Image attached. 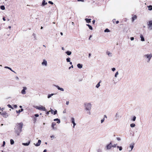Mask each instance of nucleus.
Instances as JSON below:
<instances>
[{"instance_id":"nucleus-1","label":"nucleus","mask_w":152,"mask_h":152,"mask_svg":"<svg viewBox=\"0 0 152 152\" xmlns=\"http://www.w3.org/2000/svg\"><path fill=\"white\" fill-rule=\"evenodd\" d=\"M23 126V123H20L16 126L15 128V132L18 135H19L20 133L21 132Z\"/></svg>"},{"instance_id":"nucleus-2","label":"nucleus","mask_w":152,"mask_h":152,"mask_svg":"<svg viewBox=\"0 0 152 152\" xmlns=\"http://www.w3.org/2000/svg\"><path fill=\"white\" fill-rule=\"evenodd\" d=\"M84 109L86 111H90L91 109L92 105L90 103H85L84 104Z\"/></svg>"},{"instance_id":"nucleus-3","label":"nucleus","mask_w":152,"mask_h":152,"mask_svg":"<svg viewBox=\"0 0 152 152\" xmlns=\"http://www.w3.org/2000/svg\"><path fill=\"white\" fill-rule=\"evenodd\" d=\"M152 57V54L151 53L150 54H145L143 56L144 58L146 60L147 62L148 63L150 61Z\"/></svg>"},{"instance_id":"nucleus-4","label":"nucleus","mask_w":152,"mask_h":152,"mask_svg":"<svg viewBox=\"0 0 152 152\" xmlns=\"http://www.w3.org/2000/svg\"><path fill=\"white\" fill-rule=\"evenodd\" d=\"M34 107L36 109L39 110H42L45 111H47V110L45 109V107H43V106L42 105H40L39 106H34Z\"/></svg>"},{"instance_id":"nucleus-5","label":"nucleus","mask_w":152,"mask_h":152,"mask_svg":"<svg viewBox=\"0 0 152 152\" xmlns=\"http://www.w3.org/2000/svg\"><path fill=\"white\" fill-rule=\"evenodd\" d=\"M71 121L72 123L73 124V128H74L75 126L76 125V124L75 123V119L74 118L72 117L71 118Z\"/></svg>"},{"instance_id":"nucleus-6","label":"nucleus","mask_w":152,"mask_h":152,"mask_svg":"<svg viewBox=\"0 0 152 152\" xmlns=\"http://www.w3.org/2000/svg\"><path fill=\"white\" fill-rule=\"evenodd\" d=\"M27 89V88L26 87H23V89L21 91V93L22 94H26V90Z\"/></svg>"},{"instance_id":"nucleus-7","label":"nucleus","mask_w":152,"mask_h":152,"mask_svg":"<svg viewBox=\"0 0 152 152\" xmlns=\"http://www.w3.org/2000/svg\"><path fill=\"white\" fill-rule=\"evenodd\" d=\"M54 86L56 87L58 90H59L62 91H64V90L63 88L60 87L58 86L55 85Z\"/></svg>"},{"instance_id":"nucleus-8","label":"nucleus","mask_w":152,"mask_h":152,"mask_svg":"<svg viewBox=\"0 0 152 152\" xmlns=\"http://www.w3.org/2000/svg\"><path fill=\"white\" fill-rule=\"evenodd\" d=\"M120 117L121 116H120L119 113L118 112L117 113L115 116L116 120H118Z\"/></svg>"},{"instance_id":"nucleus-9","label":"nucleus","mask_w":152,"mask_h":152,"mask_svg":"<svg viewBox=\"0 0 152 152\" xmlns=\"http://www.w3.org/2000/svg\"><path fill=\"white\" fill-rule=\"evenodd\" d=\"M56 123L55 122H53L51 125V126L52 128V130H56V127H54V126L56 125Z\"/></svg>"},{"instance_id":"nucleus-10","label":"nucleus","mask_w":152,"mask_h":152,"mask_svg":"<svg viewBox=\"0 0 152 152\" xmlns=\"http://www.w3.org/2000/svg\"><path fill=\"white\" fill-rule=\"evenodd\" d=\"M149 26V28L150 29H152V20L150 21L148 24Z\"/></svg>"},{"instance_id":"nucleus-11","label":"nucleus","mask_w":152,"mask_h":152,"mask_svg":"<svg viewBox=\"0 0 152 152\" xmlns=\"http://www.w3.org/2000/svg\"><path fill=\"white\" fill-rule=\"evenodd\" d=\"M1 115H2L5 118H7L9 116L8 113L6 112L2 113V114H1Z\"/></svg>"},{"instance_id":"nucleus-12","label":"nucleus","mask_w":152,"mask_h":152,"mask_svg":"<svg viewBox=\"0 0 152 152\" xmlns=\"http://www.w3.org/2000/svg\"><path fill=\"white\" fill-rule=\"evenodd\" d=\"M42 64L43 66H47V61L45 60H43V61L42 63Z\"/></svg>"},{"instance_id":"nucleus-13","label":"nucleus","mask_w":152,"mask_h":152,"mask_svg":"<svg viewBox=\"0 0 152 152\" xmlns=\"http://www.w3.org/2000/svg\"><path fill=\"white\" fill-rule=\"evenodd\" d=\"M50 112H51L52 114H53L54 115L57 114V112L56 110L55 111H54L51 108H50Z\"/></svg>"},{"instance_id":"nucleus-14","label":"nucleus","mask_w":152,"mask_h":152,"mask_svg":"<svg viewBox=\"0 0 152 152\" xmlns=\"http://www.w3.org/2000/svg\"><path fill=\"white\" fill-rule=\"evenodd\" d=\"M134 144H131L129 145V148H131L130 150H129V151H131L133 148L134 147Z\"/></svg>"},{"instance_id":"nucleus-15","label":"nucleus","mask_w":152,"mask_h":152,"mask_svg":"<svg viewBox=\"0 0 152 152\" xmlns=\"http://www.w3.org/2000/svg\"><path fill=\"white\" fill-rule=\"evenodd\" d=\"M112 147L111 142H110V144L107 145L106 147L107 149H110Z\"/></svg>"},{"instance_id":"nucleus-16","label":"nucleus","mask_w":152,"mask_h":152,"mask_svg":"<svg viewBox=\"0 0 152 152\" xmlns=\"http://www.w3.org/2000/svg\"><path fill=\"white\" fill-rule=\"evenodd\" d=\"M41 141L40 140H39L38 141L37 143L35 145L36 146H38L40 145L41 143Z\"/></svg>"},{"instance_id":"nucleus-17","label":"nucleus","mask_w":152,"mask_h":152,"mask_svg":"<svg viewBox=\"0 0 152 152\" xmlns=\"http://www.w3.org/2000/svg\"><path fill=\"white\" fill-rule=\"evenodd\" d=\"M83 65L82 64H78L77 65V66L78 67V68L79 69H81L83 67Z\"/></svg>"},{"instance_id":"nucleus-18","label":"nucleus","mask_w":152,"mask_h":152,"mask_svg":"<svg viewBox=\"0 0 152 152\" xmlns=\"http://www.w3.org/2000/svg\"><path fill=\"white\" fill-rule=\"evenodd\" d=\"M32 36L33 37L34 40L37 39V38L36 36V34H35L34 33H33L32 34Z\"/></svg>"},{"instance_id":"nucleus-19","label":"nucleus","mask_w":152,"mask_h":152,"mask_svg":"<svg viewBox=\"0 0 152 152\" xmlns=\"http://www.w3.org/2000/svg\"><path fill=\"white\" fill-rule=\"evenodd\" d=\"M137 16L136 15H134L133 17L132 18V22H133L134 20H136L137 19Z\"/></svg>"},{"instance_id":"nucleus-20","label":"nucleus","mask_w":152,"mask_h":152,"mask_svg":"<svg viewBox=\"0 0 152 152\" xmlns=\"http://www.w3.org/2000/svg\"><path fill=\"white\" fill-rule=\"evenodd\" d=\"M55 94H49L48 95L47 98L48 99H49L52 96H53V95Z\"/></svg>"},{"instance_id":"nucleus-21","label":"nucleus","mask_w":152,"mask_h":152,"mask_svg":"<svg viewBox=\"0 0 152 152\" xmlns=\"http://www.w3.org/2000/svg\"><path fill=\"white\" fill-rule=\"evenodd\" d=\"M30 141L28 143H22V145H24L28 146L29 145V144H30Z\"/></svg>"},{"instance_id":"nucleus-22","label":"nucleus","mask_w":152,"mask_h":152,"mask_svg":"<svg viewBox=\"0 0 152 152\" xmlns=\"http://www.w3.org/2000/svg\"><path fill=\"white\" fill-rule=\"evenodd\" d=\"M47 4V3L45 2V0H43L42 2V5L43 6H45Z\"/></svg>"},{"instance_id":"nucleus-23","label":"nucleus","mask_w":152,"mask_h":152,"mask_svg":"<svg viewBox=\"0 0 152 152\" xmlns=\"http://www.w3.org/2000/svg\"><path fill=\"white\" fill-rule=\"evenodd\" d=\"M107 54L109 56V57H112V53H110L109 51H107L106 52Z\"/></svg>"},{"instance_id":"nucleus-24","label":"nucleus","mask_w":152,"mask_h":152,"mask_svg":"<svg viewBox=\"0 0 152 152\" xmlns=\"http://www.w3.org/2000/svg\"><path fill=\"white\" fill-rule=\"evenodd\" d=\"M4 68H7V69H8L10 70L12 72H14L15 73H16L14 71H13V70H12V69H11V68H10V67H9L8 66H5L4 67Z\"/></svg>"},{"instance_id":"nucleus-25","label":"nucleus","mask_w":152,"mask_h":152,"mask_svg":"<svg viewBox=\"0 0 152 152\" xmlns=\"http://www.w3.org/2000/svg\"><path fill=\"white\" fill-rule=\"evenodd\" d=\"M91 19H85V20H86V21L88 23H89L91 22Z\"/></svg>"},{"instance_id":"nucleus-26","label":"nucleus","mask_w":152,"mask_h":152,"mask_svg":"<svg viewBox=\"0 0 152 152\" xmlns=\"http://www.w3.org/2000/svg\"><path fill=\"white\" fill-rule=\"evenodd\" d=\"M140 37L141 39V41H145V39L143 37V36L142 35H141L140 36Z\"/></svg>"},{"instance_id":"nucleus-27","label":"nucleus","mask_w":152,"mask_h":152,"mask_svg":"<svg viewBox=\"0 0 152 152\" xmlns=\"http://www.w3.org/2000/svg\"><path fill=\"white\" fill-rule=\"evenodd\" d=\"M58 121V122H57V123L59 124L60 123V120L58 118H56L54 119V121Z\"/></svg>"},{"instance_id":"nucleus-28","label":"nucleus","mask_w":152,"mask_h":152,"mask_svg":"<svg viewBox=\"0 0 152 152\" xmlns=\"http://www.w3.org/2000/svg\"><path fill=\"white\" fill-rule=\"evenodd\" d=\"M147 7L148 8V10H152V6L149 5L147 6Z\"/></svg>"},{"instance_id":"nucleus-29","label":"nucleus","mask_w":152,"mask_h":152,"mask_svg":"<svg viewBox=\"0 0 152 152\" xmlns=\"http://www.w3.org/2000/svg\"><path fill=\"white\" fill-rule=\"evenodd\" d=\"M66 53L69 56L72 54L71 52L69 51H67L66 52Z\"/></svg>"},{"instance_id":"nucleus-30","label":"nucleus","mask_w":152,"mask_h":152,"mask_svg":"<svg viewBox=\"0 0 152 152\" xmlns=\"http://www.w3.org/2000/svg\"><path fill=\"white\" fill-rule=\"evenodd\" d=\"M23 109H21L20 110H19L18 111L16 110V112L17 113H20V112L23 111Z\"/></svg>"},{"instance_id":"nucleus-31","label":"nucleus","mask_w":152,"mask_h":152,"mask_svg":"<svg viewBox=\"0 0 152 152\" xmlns=\"http://www.w3.org/2000/svg\"><path fill=\"white\" fill-rule=\"evenodd\" d=\"M101 83V81H99V83L96 85V87L97 88H98L100 86V83Z\"/></svg>"},{"instance_id":"nucleus-32","label":"nucleus","mask_w":152,"mask_h":152,"mask_svg":"<svg viewBox=\"0 0 152 152\" xmlns=\"http://www.w3.org/2000/svg\"><path fill=\"white\" fill-rule=\"evenodd\" d=\"M119 74V73H118V71H117V72H116L115 73V76L114 77H115V78H116L117 77V76Z\"/></svg>"},{"instance_id":"nucleus-33","label":"nucleus","mask_w":152,"mask_h":152,"mask_svg":"<svg viewBox=\"0 0 152 152\" xmlns=\"http://www.w3.org/2000/svg\"><path fill=\"white\" fill-rule=\"evenodd\" d=\"M86 25L90 29L92 30V27L91 25H89V24H86Z\"/></svg>"},{"instance_id":"nucleus-34","label":"nucleus","mask_w":152,"mask_h":152,"mask_svg":"<svg viewBox=\"0 0 152 152\" xmlns=\"http://www.w3.org/2000/svg\"><path fill=\"white\" fill-rule=\"evenodd\" d=\"M117 148H119V150L120 151H121L122 149V147H121V146H117Z\"/></svg>"},{"instance_id":"nucleus-35","label":"nucleus","mask_w":152,"mask_h":152,"mask_svg":"<svg viewBox=\"0 0 152 152\" xmlns=\"http://www.w3.org/2000/svg\"><path fill=\"white\" fill-rule=\"evenodd\" d=\"M10 143L11 145H13L14 144V142L12 139H11L10 140Z\"/></svg>"},{"instance_id":"nucleus-36","label":"nucleus","mask_w":152,"mask_h":152,"mask_svg":"<svg viewBox=\"0 0 152 152\" xmlns=\"http://www.w3.org/2000/svg\"><path fill=\"white\" fill-rule=\"evenodd\" d=\"M135 126V125L134 124H130V126L131 127H134Z\"/></svg>"},{"instance_id":"nucleus-37","label":"nucleus","mask_w":152,"mask_h":152,"mask_svg":"<svg viewBox=\"0 0 152 152\" xmlns=\"http://www.w3.org/2000/svg\"><path fill=\"white\" fill-rule=\"evenodd\" d=\"M110 31L109 30V29H108V28H106V29L104 31V32H109Z\"/></svg>"},{"instance_id":"nucleus-38","label":"nucleus","mask_w":152,"mask_h":152,"mask_svg":"<svg viewBox=\"0 0 152 152\" xmlns=\"http://www.w3.org/2000/svg\"><path fill=\"white\" fill-rule=\"evenodd\" d=\"M0 8L2 10H4L5 9V7L4 6H1L0 7Z\"/></svg>"},{"instance_id":"nucleus-39","label":"nucleus","mask_w":152,"mask_h":152,"mask_svg":"<svg viewBox=\"0 0 152 152\" xmlns=\"http://www.w3.org/2000/svg\"><path fill=\"white\" fill-rule=\"evenodd\" d=\"M70 58H67L66 59V61L67 62H70Z\"/></svg>"},{"instance_id":"nucleus-40","label":"nucleus","mask_w":152,"mask_h":152,"mask_svg":"<svg viewBox=\"0 0 152 152\" xmlns=\"http://www.w3.org/2000/svg\"><path fill=\"white\" fill-rule=\"evenodd\" d=\"M7 106L9 107L10 108L12 109H13V108L12 107V106L10 104H8Z\"/></svg>"},{"instance_id":"nucleus-41","label":"nucleus","mask_w":152,"mask_h":152,"mask_svg":"<svg viewBox=\"0 0 152 152\" xmlns=\"http://www.w3.org/2000/svg\"><path fill=\"white\" fill-rule=\"evenodd\" d=\"M104 121V118H103L101 120V123H102Z\"/></svg>"},{"instance_id":"nucleus-42","label":"nucleus","mask_w":152,"mask_h":152,"mask_svg":"<svg viewBox=\"0 0 152 152\" xmlns=\"http://www.w3.org/2000/svg\"><path fill=\"white\" fill-rule=\"evenodd\" d=\"M136 117L135 116H134V117H133V119H132V120L134 121H135L136 120Z\"/></svg>"},{"instance_id":"nucleus-43","label":"nucleus","mask_w":152,"mask_h":152,"mask_svg":"<svg viewBox=\"0 0 152 152\" xmlns=\"http://www.w3.org/2000/svg\"><path fill=\"white\" fill-rule=\"evenodd\" d=\"M48 3L51 4H53V3L51 1H48Z\"/></svg>"},{"instance_id":"nucleus-44","label":"nucleus","mask_w":152,"mask_h":152,"mask_svg":"<svg viewBox=\"0 0 152 152\" xmlns=\"http://www.w3.org/2000/svg\"><path fill=\"white\" fill-rule=\"evenodd\" d=\"M5 142L4 141L3 142V144H2V146L3 147L4 146V145H5Z\"/></svg>"},{"instance_id":"nucleus-45","label":"nucleus","mask_w":152,"mask_h":152,"mask_svg":"<svg viewBox=\"0 0 152 152\" xmlns=\"http://www.w3.org/2000/svg\"><path fill=\"white\" fill-rule=\"evenodd\" d=\"M112 70L114 72L115 70V68H112Z\"/></svg>"},{"instance_id":"nucleus-46","label":"nucleus","mask_w":152,"mask_h":152,"mask_svg":"<svg viewBox=\"0 0 152 152\" xmlns=\"http://www.w3.org/2000/svg\"><path fill=\"white\" fill-rule=\"evenodd\" d=\"M88 111V112H87V113L89 114V115H90L91 114V113L90 111Z\"/></svg>"},{"instance_id":"nucleus-47","label":"nucleus","mask_w":152,"mask_h":152,"mask_svg":"<svg viewBox=\"0 0 152 152\" xmlns=\"http://www.w3.org/2000/svg\"><path fill=\"white\" fill-rule=\"evenodd\" d=\"M112 147H115L116 146V144H115L114 145H112Z\"/></svg>"},{"instance_id":"nucleus-48","label":"nucleus","mask_w":152,"mask_h":152,"mask_svg":"<svg viewBox=\"0 0 152 152\" xmlns=\"http://www.w3.org/2000/svg\"><path fill=\"white\" fill-rule=\"evenodd\" d=\"M130 39H131V40L133 41L134 40V37H131L130 38Z\"/></svg>"},{"instance_id":"nucleus-49","label":"nucleus","mask_w":152,"mask_h":152,"mask_svg":"<svg viewBox=\"0 0 152 152\" xmlns=\"http://www.w3.org/2000/svg\"><path fill=\"white\" fill-rule=\"evenodd\" d=\"M117 140L118 141H120L121 140V139L119 137H117Z\"/></svg>"},{"instance_id":"nucleus-50","label":"nucleus","mask_w":152,"mask_h":152,"mask_svg":"<svg viewBox=\"0 0 152 152\" xmlns=\"http://www.w3.org/2000/svg\"><path fill=\"white\" fill-rule=\"evenodd\" d=\"M50 112V111H48L46 113V115H48L49 114V113Z\"/></svg>"},{"instance_id":"nucleus-51","label":"nucleus","mask_w":152,"mask_h":152,"mask_svg":"<svg viewBox=\"0 0 152 152\" xmlns=\"http://www.w3.org/2000/svg\"><path fill=\"white\" fill-rule=\"evenodd\" d=\"M35 116L36 117H38L39 116V115L38 114H36L35 115Z\"/></svg>"},{"instance_id":"nucleus-52","label":"nucleus","mask_w":152,"mask_h":152,"mask_svg":"<svg viewBox=\"0 0 152 152\" xmlns=\"http://www.w3.org/2000/svg\"><path fill=\"white\" fill-rule=\"evenodd\" d=\"M71 68H73V66L72 65L71 66L69 67V69H71Z\"/></svg>"},{"instance_id":"nucleus-53","label":"nucleus","mask_w":152,"mask_h":152,"mask_svg":"<svg viewBox=\"0 0 152 152\" xmlns=\"http://www.w3.org/2000/svg\"><path fill=\"white\" fill-rule=\"evenodd\" d=\"M78 1H82V2H84V0H77Z\"/></svg>"},{"instance_id":"nucleus-54","label":"nucleus","mask_w":152,"mask_h":152,"mask_svg":"<svg viewBox=\"0 0 152 152\" xmlns=\"http://www.w3.org/2000/svg\"><path fill=\"white\" fill-rule=\"evenodd\" d=\"M50 137L52 139H54V136H51Z\"/></svg>"},{"instance_id":"nucleus-55","label":"nucleus","mask_w":152,"mask_h":152,"mask_svg":"<svg viewBox=\"0 0 152 152\" xmlns=\"http://www.w3.org/2000/svg\"><path fill=\"white\" fill-rule=\"evenodd\" d=\"M69 101H66V104L68 105L69 104Z\"/></svg>"},{"instance_id":"nucleus-56","label":"nucleus","mask_w":152,"mask_h":152,"mask_svg":"<svg viewBox=\"0 0 152 152\" xmlns=\"http://www.w3.org/2000/svg\"><path fill=\"white\" fill-rule=\"evenodd\" d=\"M14 107L15 108H16L17 107V106L16 105H14Z\"/></svg>"},{"instance_id":"nucleus-57","label":"nucleus","mask_w":152,"mask_h":152,"mask_svg":"<svg viewBox=\"0 0 152 152\" xmlns=\"http://www.w3.org/2000/svg\"><path fill=\"white\" fill-rule=\"evenodd\" d=\"M61 49L62 50H65L64 48L63 47H62Z\"/></svg>"},{"instance_id":"nucleus-58","label":"nucleus","mask_w":152,"mask_h":152,"mask_svg":"<svg viewBox=\"0 0 152 152\" xmlns=\"http://www.w3.org/2000/svg\"><path fill=\"white\" fill-rule=\"evenodd\" d=\"M115 19H114L113 20V23H114V22H115Z\"/></svg>"},{"instance_id":"nucleus-59","label":"nucleus","mask_w":152,"mask_h":152,"mask_svg":"<svg viewBox=\"0 0 152 152\" xmlns=\"http://www.w3.org/2000/svg\"><path fill=\"white\" fill-rule=\"evenodd\" d=\"M47 152V150L46 149H45L43 151V152Z\"/></svg>"},{"instance_id":"nucleus-60","label":"nucleus","mask_w":152,"mask_h":152,"mask_svg":"<svg viewBox=\"0 0 152 152\" xmlns=\"http://www.w3.org/2000/svg\"><path fill=\"white\" fill-rule=\"evenodd\" d=\"M16 79L17 80H19V78L18 77H16Z\"/></svg>"},{"instance_id":"nucleus-61","label":"nucleus","mask_w":152,"mask_h":152,"mask_svg":"<svg viewBox=\"0 0 152 152\" xmlns=\"http://www.w3.org/2000/svg\"><path fill=\"white\" fill-rule=\"evenodd\" d=\"M3 20H4V21H5V20H6L5 19V18H3Z\"/></svg>"},{"instance_id":"nucleus-62","label":"nucleus","mask_w":152,"mask_h":152,"mask_svg":"<svg viewBox=\"0 0 152 152\" xmlns=\"http://www.w3.org/2000/svg\"><path fill=\"white\" fill-rule=\"evenodd\" d=\"M95 20H93V24H94V23H95Z\"/></svg>"},{"instance_id":"nucleus-63","label":"nucleus","mask_w":152,"mask_h":152,"mask_svg":"<svg viewBox=\"0 0 152 152\" xmlns=\"http://www.w3.org/2000/svg\"><path fill=\"white\" fill-rule=\"evenodd\" d=\"M4 109V108H2V109H1V110H2V111H3V110Z\"/></svg>"},{"instance_id":"nucleus-64","label":"nucleus","mask_w":152,"mask_h":152,"mask_svg":"<svg viewBox=\"0 0 152 152\" xmlns=\"http://www.w3.org/2000/svg\"><path fill=\"white\" fill-rule=\"evenodd\" d=\"M118 23H119V21H116V23L117 24H118Z\"/></svg>"}]
</instances>
